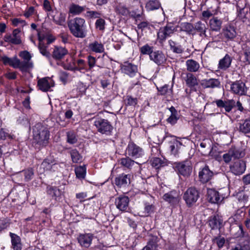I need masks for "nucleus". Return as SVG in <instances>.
<instances>
[{
	"label": "nucleus",
	"instance_id": "1",
	"mask_svg": "<svg viewBox=\"0 0 250 250\" xmlns=\"http://www.w3.org/2000/svg\"><path fill=\"white\" fill-rule=\"evenodd\" d=\"M33 139L40 146H46L49 138V131L46 126L41 123L37 124L33 128Z\"/></svg>",
	"mask_w": 250,
	"mask_h": 250
},
{
	"label": "nucleus",
	"instance_id": "52",
	"mask_svg": "<svg viewBox=\"0 0 250 250\" xmlns=\"http://www.w3.org/2000/svg\"><path fill=\"white\" fill-rule=\"evenodd\" d=\"M213 242L217 244L219 249H221L224 246L226 240L224 237L219 236L213 239Z\"/></svg>",
	"mask_w": 250,
	"mask_h": 250
},
{
	"label": "nucleus",
	"instance_id": "34",
	"mask_svg": "<svg viewBox=\"0 0 250 250\" xmlns=\"http://www.w3.org/2000/svg\"><path fill=\"white\" fill-rule=\"evenodd\" d=\"M119 164L122 166L128 169L131 168L135 164V162L131 159L129 157L121 158L118 161Z\"/></svg>",
	"mask_w": 250,
	"mask_h": 250
},
{
	"label": "nucleus",
	"instance_id": "15",
	"mask_svg": "<svg viewBox=\"0 0 250 250\" xmlns=\"http://www.w3.org/2000/svg\"><path fill=\"white\" fill-rule=\"evenodd\" d=\"M246 167L245 162L242 160H238L230 167V170L235 175H240L245 172Z\"/></svg>",
	"mask_w": 250,
	"mask_h": 250
},
{
	"label": "nucleus",
	"instance_id": "64",
	"mask_svg": "<svg viewBox=\"0 0 250 250\" xmlns=\"http://www.w3.org/2000/svg\"><path fill=\"white\" fill-rule=\"evenodd\" d=\"M154 210V206L152 205H147L146 204L145 207V215H148L150 213H151L153 212Z\"/></svg>",
	"mask_w": 250,
	"mask_h": 250
},
{
	"label": "nucleus",
	"instance_id": "48",
	"mask_svg": "<svg viewBox=\"0 0 250 250\" xmlns=\"http://www.w3.org/2000/svg\"><path fill=\"white\" fill-rule=\"evenodd\" d=\"M84 8L83 7L80 6L76 4H72L69 8V11L71 13L75 15H78L83 11Z\"/></svg>",
	"mask_w": 250,
	"mask_h": 250
},
{
	"label": "nucleus",
	"instance_id": "23",
	"mask_svg": "<svg viewBox=\"0 0 250 250\" xmlns=\"http://www.w3.org/2000/svg\"><path fill=\"white\" fill-rule=\"evenodd\" d=\"M219 108H224L226 112H229L232 109L235 102L233 100L223 101L222 100H217L214 102Z\"/></svg>",
	"mask_w": 250,
	"mask_h": 250
},
{
	"label": "nucleus",
	"instance_id": "10",
	"mask_svg": "<svg viewBox=\"0 0 250 250\" xmlns=\"http://www.w3.org/2000/svg\"><path fill=\"white\" fill-rule=\"evenodd\" d=\"M54 85V81L49 77L40 79L38 81V86L43 92L48 91Z\"/></svg>",
	"mask_w": 250,
	"mask_h": 250
},
{
	"label": "nucleus",
	"instance_id": "35",
	"mask_svg": "<svg viewBox=\"0 0 250 250\" xmlns=\"http://www.w3.org/2000/svg\"><path fill=\"white\" fill-rule=\"evenodd\" d=\"M151 162L152 166L156 169L163 167L167 165V164L165 159H161L157 157L153 158L151 160Z\"/></svg>",
	"mask_w": 250,
	"mask_h": 250
},
{
	"label": "nucleus",
	"instance_id": "20",
	"mask_svg": "<svg viewBox=\"0 0 250 250\" xmlns=\"http://www.w3.org/2000/svg\"><path fill=\"white\" fill-rule=\"evenodd\" d=\"M93 238V235L91 233H85L80 234L78 240L80 244L84 247L88 248L91 244Z\"/></svg>",
	"mask_w": 250,
	"mask_h": 250
},
{
	"label": "nucleus",
	"instance_id": "62",
	"mask_svg": "<svg viewBox=\"0 0 250 250\" xmlns=\"http://www.w3.org/2000/svg\"><path fill=\"white\" fill-rule=\"evenodd\" d=\"M12 24L15 26L19 25L23 26L26 24V22L24 20L18 18H15L12 20Z\"/></svg>",
	"mask_w": 250,
	"mask_h": 250
},
{
	"label": "nucleus",
	"instance_id": "40",
	"mask_svg": "<svg viewBox=\"0 0 250 250\" xmlns=\"http://www.w3.org/2000/svg\"><path fill=\"white\" fill-rule=\"evenodd\" d=\"M239 130L246 134L250 132V120L246 119L242 123L239 124Z\"/></svg>",
	"mask_w": 250,
	"mask_h": 250
},
{
	"label": "nucleus",
	"instance_id": "60",
	"mask_svg": "<svg viewBox=\"0 0 250 250\" xmlns=\"http://www.w3.org/2000/svg\"><path fill=\"white\" fill-rule=\"evenodd\" d=\"M105 21L103 19H98L95 23L96 28L100 30H103L104 29Z\"/></svg>",
	"mask_w": 250,
	"mask_h": 250
},
{
	"label": "nucleus",
	"instance_id": "4",
	"mask_svg": "<svg viewBox=\"0 0 250 250\" xmlns=\"http://www.w3.org/2000/svg\"><path fill=\"white\" fill-rule=\"evenodd\" d=\"M239 228L242 238L239 243L232 246L231 250H250V236L247 233L244 232L241 225L239 226Z\"/></svg>",
	"mask_w": 250,
	"mask_h": 250
},
{
	"label": "nucleus",
	"instance_id": "6",
	"mask_svg": "<svg viewBox=\"0 0 250 250\" xmlns=\"http://www.w3.org/2000/svg\"><path fill=\"white\" fill-rule=\"evenodd\" d=\"M199 197V192L194 188H188L183 196L184 199L188 207H191L195 203Z\"/></svg>",
	"mask_w": 250,
	"mask_h": 250
},
{
	"label": "nucleus",
	"instance_id": "36",
	"mask_svg": "<svg viewBox=\"0 0 250 250\" xmlns=\"http://www.w3.org/2000/svg\"><path fill=\"white\" fill-rule=\"evenodd\" d=\"M223 35L228 40H233L236 35V32L233 27H227L223 31Z\"/></svg>",
	"mask_w": 250,
	"mask_h": 250
},
{
	"label": "nucleus",
	"instance_id": "46",
	"mask_svg": "<svg viewBox=\"0 0 250 250\" xmlns=\"http://www.w3.org/2000/svg\"><path fill=\"white\" fill-rule=\"evenodd\" d=\"M76 177L79 179H83L86 174V167L84 166L77 167L75 169Z\"/></svg>",
	"mask_w": 250,
	"mask_h": 250
},
{
	"label": "nucleus",
	"instance_id": "11",
	"mask_svg": "<svg viewBox=\"0 0 250 250\" xmlns=\"http://www.w3.org/2000/svg\"><path fill=\"white\" fill-rule=\"evenodd\" d=\"M231 91L232 93L240 95H245L246 92V87L245 83L241 81H237L231 84Z\"/></svg>",
	"mask_w": 250,
	"mask_h": 250
},
{
	"label": "nucleus",
	"instance_id": "19",
	"mask_svg": "<svg viewBox=\"0 0 250 250\" xmlns=\"http://www.w3.org/2000/svg\"><path fill=\"white\" fill-rule=\"evenodd\" d=\"M121 69L123 72L132 77L137 72V66L128 62H125L122 65Z\"/></svg>",
	"mask_w": 250,
	"mask_h": 250
},
{
	"label": "nucleus",
	"instance_id": "44",
	"mask_svg": "<svg viewBox=\"0 0 250 250\" xmlns=\"http://www.w3.org/2000/svg\"><path fill=\"white\" fill-rule=\"evenodd\" d=\"M169 110L171 112V115L167 119V121L171 125H174L178 120V118L176 117L177 111L173 106L170 107Z\"/></svg>",
	"mask_w": 250,
	"mask_h": 250
},
{
	"label": "nucleus",
	"instance_id": "51",
	"mask_svg": "<svg viewBox=\"0 0 250 250\" xmlns=\"http://www.w3.org/2000/svg\"><path fill=\"white\" fill-rule=\"evenodd\" d=\"M67 142L71 144H74L77 141L75 133L72 131H70L67 133Z\"/></svg>",
	"mask_w": 250,
	"mask_h": 250
},
{
	"label": "nucleus",
	"instance_id": "9",
	"mask_svg": "<svg viewBox=\"0 0 250 250\" xmlns=\"http://www.w3.org/2000/svg\"><path fill=\"white\" fill-rule=\"evenodd\" d=\"M126 152L129 156L134 158H139L144 154L143 149L132 142L128 144Z\"/></svg>",
	"mask_w": 250,
	"mask_h": 250
},
{
	"label": "nucleus",
	"instance_id": "28",
	"mask_svg": "<svg viewBox=\"0 0 250 250\" xmlns=\"http://www.w3.org/2000/svg\"><path fill=\"white\" fill-rule=\"evenodd\" d=\"M12 248L14 250H21V244L20 237L17 234L10 233Z\"/></svg>",
	"mask_w": 250,
	"mask_h": 250
},
{
	"label": "nucleus",
	"instance_id": "29",
	"mask_svg": "<svg viewBox=\"0 0 250 250\" xmlns=\"http://www.w3.org/2000/svg\"><path fill=\"white\" fill-rule=\"evenodd\" d=\"M77 65L74 67L70 65L68 66L67 69L73 71H79L80 72L87 70L86 64L83 60H78L77 61Z\"/></svg>",
	"mask_w": 250,
	"mask_h": 250
},
{
	"label": "nucleus",
	"instance_id": "30",
	"mask_svg": "<svg viewBox=\"0 0 250 250\" xmlns=\"http://www.w3.org/2000/svg\"><path fill=\"white\" fill-rule=\"evenodd\" d=\"M186 64L187 70L191 72H196L200 68L199 63L193 60H187Z\"/></svg>",
	"mask_w": 250,
	"mask_h": 250
},
{
	"label": "nucleus",
	"instance_id": "5",
	"mask_svg": "<svg viewBox=\"0 0 250 250\" xmlns=\"http://www.w3.org/2000/svg\"><path fill=\"white\" fill-rule=\"evenodd\" d=\"M19 56L24 60L23 61H20V70L21 71L26 72L33 68V63L31 61L32 56L28 51H21L20 53Z\"/></svg>",
	"mask_w": 250,
	"mask_h": 250
},
{
	"label": "nucleus",
	"instance_id": "26",
	"mask_svg": "<svg viewBox=\"0 0 250 250\" xmlns=\"http://www.w3.org/2000/svg\"><path fill=\"white\" fill-rule=\"evenodd\" d=\"M163 199L172 205L177 204L179 201L178 194L174 191H171L165 194L163 196Z\"/></svg>",
	"mask_w": 250,
	"mask_h": 250
},
{
	"label": "nucleus",
	"instance_id": "45",
	"mask_svg": "<svg viewBox=\"0 0 250 250\" xmlns=\"http://www.w3.org/2000/svg\"><path fill=\"white\" fill-rule=\"evenodd\" d=\"M186 83L189 87H193L198 84L196 78L191 73L187 75Z\"/></svg>",
	"mask_w": 250,
	"mask_h": 250
},
{
	"label": "nucleus",
	"instance_id": "63",
	"mask_svg": "<svg viewBox=\"0 0 250 250\" xmlns=\"http://www.w3.org/2000/svg\"><path fill=\"white\" fill-rule=\"evenodd\" d=\"M116 11L120 14L124 15H126L128 13L127 8L123 5H118L116 7Z\"/></svg>",
	"mask_w": 250,
	"mask_h": 250
},
{
	"label": "nucleus",
	"instance_id": "12",
	"mask_svg": "<svg viewBox=\"0 0 250 250\" xmlns=\"http://www.w3.org/2000/svg\"><path fill=\"white\" fill-rule=\"evenodd\" d=\"M130 174H121L115 178V183L120 188H125L130 184Z\"/></svg>",
	"mask_w": 250,
	"mask_h": 250
},
{
	"label": "nucleus",
	"instance_id": "42",
	"mask_svg": "<svg viewBox=\"0 0 250 250\" xmlns=\"http://www.w3.org/2000/svg\"><path fill=\"white\" fill-rule=\"evenodd\" d=\"M69 153L71 155L72 161L73 163H78L82 160V156L76 149H73L70 150Z\"/></svg>",
	"mask_w": 250,
	"mask_h": 250
},
{
	"label": "nucleus",
	"instance_id": "18",
	"mask_svg": "<svg viewBox=\"0 0 250 250\" xmlns=\"http://www.w3.org/2000/svg\"><path fill=\"white\" fill-rule=\"evenodd\" d=\"M201 85L205 88H215L220 87L221 83L219 79L210 78L202 80Z\"/></svg>",
	"mask_w": 250,
	"mask_h": 250
},
{
	"label": "nucleus",
	"instance_id": "25",
	"mask_svg": "<svg viewBox=\"0 0 250 250\" xmlns=\"http://www.w3.org/2000/svg\"><path fill=\"white\" fill-rule=\"evenodd\" d=\"M68 53V51L64 47L55 46L52 52V57L55 60H61Z\"/></svg>",
	"mask_w": 250,
	"mask_h": 250
},
{
	"label": "nucleus",
	"instance_id": "27",
	"mask_svg": "<svg viewBox=\"0 0 250 250\" xmlns=\"http://www.w3.org/2000/svg\"><path fill=\"white\" fill-rule=\"evenodd\" d=\"M88 47L90 51L97 53H103L104 50V45L96 41L89 43Z\"/></svg>",
	"mask_w": 250,
	"mask_h": 250
},
{
	"label": "nucleus",
	"instance_id": "38",
	"mask_svg": "<svg viewBox=\"0 0 250 250\" xmlns=\"http://www.w3.org/2000/svg\"><path fill=\"white\" fill-rule=\"evenodd\" d=\"M161 6V4L157 0H150L147 2L146 8L147 11H153L158 9Z\"/></svg>",
	"mask_w": 250,
	"mask_h": 250
},
{
	"label": "nucleus",
	"instance_id": "61",
	"mask_svg": "<svg viewBox=\"0 0 250 250\" xmlns=\"http://www.w3.org/2000/svg\"><path fill=\"white\" fill-rule=\"evenodd\" d=\"M183 28H184V30L188 33L190 34L192 32V31L194 29V26L191 23H184Z\"/></svg>",
	"mask_w": 250,
	"mask_h": 250
},
{
	"label": "nucleus",
	"instance_id": "47",
	"mask_svg": "<svg viewBox=\"0 0 250 250\" xmlns=\"http://www.w3.org/2000/svg\"><path fill=\"white\" fill-rule=\"evenodd\" d=\"M229 150L230 151V153H231L232 158L234 159L242 157L244 155V153L242 151L235 147H231Z\"/></svg>",
	"mask_w": 250,
	"mask_h": 250
},
{
	"label": "nucleus",
	"instance_id": "13",
	"mask_svg": "<svg viewBox=\"0 0 250 250\" xmlns=\"http://www.w3.org/2000/svg\"><path fill=\"white\" fill-rule=\"evenodd\" d=\"M174 27L173 26H166L161 28L157 33L158 39L161 42H164L166 38L170 37L174 33Z\"/></svg>",
	"mask_w": 250,
	"mask_h": 250
},
{
	"label": "nucleus",
	"instance_id": "59",
	"mask_svg": "<svg viewBox=\"0 0 250 250\" xmlns=\"http://www.w3.org/2000/svg\"><path fill=\"white\" fill-rule=\"evenodd\" d=\"M159 91L160 94L163 95H170L171 92V89L168 88V85H165L160 87L159 89Z\"/></svg>",
	"mask_w": 250,
	"mask_h": 250
},
{
	"label": "nucleus",
	"instance_id": "2",
	"mask_svg": "<svg viewBox=\"0 0 250 250\" xmlns=\"http://www.w3.org/2000/svg\"><path fill=\"white\" fill-rule=\"evenodd\" d=\"M85 20L81 18H76L70 21L68 27L72 35L77 38H83L86 36L85 31Z\"/></svg>",
	"mask_w": 250,
	"mask_h": 250
},
{
	"label": "nucleus",
	"instance_id": "3",
	"mask_svg": "<svg viewBox=\"0 0 250 250\" xmlns=\"http://www.w3.org/2000/svg\"><path fill=\"white\" fill-rule=\"evenodd\" d=\"M94 119V125L99 132L106 135L111 134L113 126L107 120L101 118H95Z\"/></svg>",
	"mask_w": 250,
	"mask_h": 250
},
{
	"label": "nucleus",
	"instance_id": "31",
	"mask_svg": "<svg viewBox=\"0 0 250 250\" xmlns=\"http://www.w3.org/2000/svg\"><path fill=\"white\" fill-rule=\"evenodd\" d=\"M210 29L214 31H218L221 27L222 21L217 17H213L209 22Z\"/></svg>",
	"mask_w": 250,
	"mask_h": 250
},
{
	"label": "nucleus",
	"instance_id": "54",
	"mask_svg": "<svg viewBox=\"0 0 250 250\" xmlns=\"http://www.w3.org/2000/svg\"><path fill=\"white\" fill-rule=\"evenodd\" d=\"M25 181L30 180L34 175V172L32 168H28L23 171Z\"/></svg>",
	"mask_w": 250,
	"mask_h": 250
},
{
	"label": "nucleus",
	"instance_id": "22",
	"mask_svg": "<svg viewBox=\"0 0 250 250\" xmlns=\"http://www.w3.org/2000/svg\"><path fill=\"white\" fill-rule=\"evenodd\" d=\"M207 199L212 204H218L221 201L219 192L213 189H208Z\"/></svg>",
	"mask_w": 250,
	"mask_h": 250
},
{
	"label": "nucleus",
	"instance_id": "37",
	"mask_svg": "<svg viewBox=\"0 0 250 250\" xmlns=\"http://www.w3.org/2000/svg\"><path fill=\"white\" fill-rule=\"evenodd\" d=\"M168 43L170 46V49L175 53L181 54L184 52V48L182 45L177 44L172 40H169Z\"/></svg>",
	"mask_w": 250,
	"mask_h": 250
},
{
	"label": "nucleus",
	"instance_id": "33",
	"mask_svg": "<svg viewBox=\"0 0 250 250\" xmlns=\"http://www.w3.org/2000/svg\"><path fill=\"white\" fill-rule=\"evenodd\" d=\"M170 149L171 154L176 156L178 154L179 150L182 146V143L177 140H173L169 142Z\"/></svg>",
	"mask_w": 250,
	"mask_h": 250
},
{
	"label": "nucleus",
	"instance_id": "17",
	"mask_svg": "<svg viewBox=\"0 0 250 250\" xmlns=\"http://www.w3.org/2000/svg\"><path fill=\"white\" fill-rule=\"evenodd\" d=\"M0 59L4 65H9L14 68L20 69V60L16 57L9 58L6 56H3Z\"/></svg>",
	"mask_w": 250,
	"mask_h": 250
},
{
	"label": "nucleus",
	"instance_id": "32",
	"mask_svg": "<svg viewBox=\"0 0 250 250\" xmlns=\"http://www.w3.org/2000/svg\"><path fill=\"white\" fill-rule=\"evenodd\" d=\"M231 62L230 57L228 54H226L223 59L220 60L218 68L225 70L230 66Z\"/></svg>",
	"mask_w": 250,
	"mask_h": 250
},
{
	"label": "nucleus",
	"instance_id": "7",
	"mask_svg": "<svg viewBox=\"0 0 250 250\" xmlns=\"http://www.w3.org/2000/svg\"><path fill=\"white\" fill-rule=\"evenodd\" d=\"M21 30L19 29H15L13 31L12 34H7L4 37L3 40L5 42L9 43L19 45L22 43L21 37Z\"/></svg>",
	"mask_w": 250,
	"mask_h": 250
},
{
	"label": "nucleus",
	"instance_id": "56",
	"mask_svg": "<svg viewBox=\"0 0 250 250\" xmlns=\"http://www.w3.org/2000/svg\"><path fill=\"white\" fill-rule=\"evenodd\" d=\"M245 62L250 64V46H247L244 50Z\"/></svg>",
	"mask_w": 250,
	"mask_h": 250
},
{
	"label": "nucleus",
	"instance_id": "49",
	"mask_svg": "<svg viewBox=\"0 0 250 250\" xmlns=\"http://www.w3.org/2000/svg\"><path fill=\"white\" fill-rule=\"evenodd\" d=\"M47 46L44 43H39L38 48L40 52L44 56L49 58L50 54L49 51L47 50Z\"/></svg>",
	"mask_w": 250,
	"mask_h": 250
},
{
	"label": "nucleus",
	"instance_id": "50",
	"mask_svg": "<svg viewBox=\"0 0 250 250\" xmlns=\"http://www.w3.org/2000/svg\"><path fill=\"white\" fill-rule=\"evenodd\" d=\"M158 245L155 240L149 241L147 245L142 250H158Z\"/></svg>",
	"mask_w": 250,
	"mask_h": 250
},
{
	"label": "nucleus",
	"instance_id": "55",
	"mask_svg": "<svg viewBox=\"0 0 250 250\" xmlns=\"http://www.w3.org/2000/svg\"><path fill=\"white\" fill-rule=\"evenodd\" d=\"M54 20L57 23L61 25L65 21V14L60 13L58 16L54 17Z\"/></svg>",
	"mask_w": 250,
	"mask_h": 250
},
{
	"label": "nucleus",
	"instance_id": "8",
	"mask_svg": "<svg viewBox=\"0 0 250 250\" xmlns=\"http://www.w3.org/2000/svg\"><path fill=\"white\" fill-rule=\"evenodd\" d=\"M175 168L179 174L185 177L189 176L192 171L191 164L188 161L176 163Z\"/></svg>",
	"mask_w": 250,
	"mask_h": 250
},
{
	"label": "nucleus",
	"instance_id": "58",
	"mask_svg": "<svg viewBox=\"0 0 250 250\" xmlns=\"http://www.w3.org/2000/svg\"><path fill=\"white\" fill-rule=\"evenodd\" d=\"M239 202L245 204L248 200V196L244 192H241L237 195Z\"/></svg>",
	"mask_w": 250,
	"mask_h": 250
},
{
	"label": "nucleus",
	"instance_id": "24",
	"mask_svg": "<svg viewBox=\"0 0 250 250\" xmlns=\"http://www.w3.org/2000/svg\"><path fill=\"white\" fill-rule=\"evenodd\" d=\"M209 225L213 229H220L223 226V220L218 216H214L208 221Z\"/></svg>",
	"mask_w": 250,
	"mask_h": 250
},
{
	"label": "nucleus",
	"instance_id": "14",
	"mask_svg": "<svg viewBox=\"0 0 250 250\" xmlns=\"http://www.w3.org/2000/svg\"><path fill=\"white\" fill-rule=\"evenodd\" d=\"M129 199L125 196H120L115 199L116 208L122 211H126L128 207Z\"/></svg>",
	"mask_w": 250,
	"mask_h": 250
},
{
	"label": "nucleus",
	"instance_id": "21",
	"mask_svg": "<svg viewBox=\"0 0 250 250\" xmlns=\"http://www.w3.org/2000/svg\"><path fill=\"white\" fill-rule=\"evenodd\" d=\"M150 59L158 65H161L165 62L166 57L162 52L157 51L153 52L150 54Z\"/></svg>",
	"mask_w": 250,
	"mask_h": 250
},
{
	"label": "nucleus",
	"instance_id": "43",
	"mask_svg": "<svg viewBox=\"0 0 250 250\" xmlns=\"http://www.w3.org/2000/svg\"><path fill=\"white\" fill-rule=\"evenodd\" d=\"M55 164L54 161L51 158H47L42 163L41 167L44 170H49Z\"/></svg>",
	"mask_w": 250,
	"mask_h": 250
},
{
	"label": "nucleus",
	"instance_id": "53",
	"mask_svg": "<svg viewBox=\"0 0 250 250\" xmlns=\"http://www.w3.org/2000/svg\"><path fill=\"white\" fill-rule=\"evenodd\" d=\"M140 50L142 54H148L149 56L150 54L153 52L152 51V48L148 44L143 46L140 48Z\"/></svg>",
	"mask_w": 250,
	"mask_h": 250
},
{
	"label": "nucleus",
	"instance_id": "41",
	"mask_svg": "<svg viewBox=\"0 0 250 250\" xmlns=\"http://www.w3.org/2000/svg\"><path fill=\"white\" fill-rule=\"evenodd\" d=\"M194 28L197 31L200 33L201 36L204 35L205 37H207L206 32L207 28L205 23H202L200 21H198L195 24Z\"/></svg>",
	"mask_w": 250,
	"mask_h": 250
},
{
	"label": "nucleus",
	"instance_id": "57",
	"mask_svg": "<svg viewBox=\"0 0 250 250\" xmlns=\"http://www.w3.org/2000/svg\"><path fill=\"white\" fill-rule=\"evenodd\" d=\"M209 155L216 159H218L220 155V152L218 151V148L216 146H212L211 149L209 151Z\"/></svg>",
	"mask_w": 250,
	"mask_h": 250
},
{
	"label": "nucleus",
	"instance_id": "39",
	"mask_svg": "<svg viewBox=\"0 0 250 250\" xmlns=\"http://www.w3.org/2000/svg\"><path fill=\"white\" fill-rule=\"evenodd\" d=\"M47 189L48 194L51 195L55 200H57L61 195V191L57 187L48 186Z\"/></svg>",
	"mask_w": 250,
	"mask_h": 250
},
{
	"label": "nucleus",
	"instance_id": "16",
	"mask_svg": "<svg viewBox=\"0 0 250 250\" xmlns=\"http://www.w3.org/2000/svg\"><path fill=\"white\" fill-rule=\"evenodd\" d=\"M213 175L212 171L208 166H206L199 172V180L203 183H207L211 179Z\"/></svg>",
	"mask_w": 250,
	"mask_h": 250
}]
</instances>
